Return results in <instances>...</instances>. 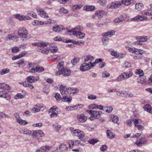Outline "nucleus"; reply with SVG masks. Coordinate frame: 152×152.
Here are the masks:
<instances>
[{
	"mask_svg": "<svg viewBox=\"0 0 152 152\" xmlns=\"http://www.w3.org/2000/svg\"><path fill=\"white\" fill-rule=\"evenodd\" d=\"M16 122L21 125H26L27 124V122L25 120L21 119V118L18 120H16Z\"/></svg>",
	"mask_w": 152,
	"mask_h": 152,
	"instance_id": "nucleus-36",
	"label": "nucleus"
},
{
	"mask_svg": "<svg viewBox=\"0 0 152 152\" xmlns=\"http://www.w3.org/2000/svg\"><path fill=\"white\" fill-rule=\"evenodd\" d=\"M64 62L63 61H60L57 65V68L58 69H63L64 68Z\"/></svg>",
	"mask_w": 152,
	"mask_h": 152,
	"instance_id": "nucleus-37",
	"label": "nucleus"
},
{
	"mask_svg": "<svg viewBox=\"0 0 152 152\" xmlns=\"http://www.w3.org/2000/svg\"><path fill=\"white\" fill-rule=\"evenodd\" d=\"M67 90V89L65 86L61 85L60 86V91L61 95L63 96V97L61 98V100L63 101L69 103L71 102L72 97L70 96L69 97L68 96V94Z\"/></svg>",
	"mask_w": 152,
	"mask_h": 152,
	"instance_id": "nucleus-2",
	"label": "nucleus"
},
{
	"mask_svg": "<svg viewBox=\"0 0 152 152\" xmlns=\"http://www.w3.org/2000/svg\"><path fill=\"white\" fill-rule=\"evenodd\" d=\"M39 79V77L37 76L36 77L31 76L27 78V81L28 83H33L37 81Z\"/></svg>",
	"mask_w": 152,
	"mask_h": 152,
	"instance_id": "nucleus-12",
	"label": "nucleus"
},
{
	"mask_svg": "<svg viewBox=\"0 0 152 152\" xmlns=\"http://www.w3.org/2000/svg\"><path fill=\"white\" fill-rule=\"evenodd\" d=\"M144 110L148 113H152V107L149 104H147L144 107Z\"/></svg>",
	"mask_w": 152,
	"mask_h": 152,
	"instance_id": "nucleus-25",
	"label": "nucleus"
},
{
	"mask_svg": "<svg viewBox=\"0 0 152 152\" xmlns=\"http://www.w3.org/2000/svg\"><path fill=\"white\" fill-rule=\"evenodd\" d=\"M147 18V17L145 16L137 15L134 17L132 19V20L138 21L139 20L141 21L143 20H146Z\"/></svg>",
	"mask_w": 152,
	"mask_h": 152,
	"instance_id": "nucleus-19",
	"label": "nucleus"
},
{
	"mask_svg": "<svg viewBox=\"0 0 152 152\" xmlns=\"http://www.w3.org/2000/svg\"><path fill=\"white\" fill-rule=\"evenodd\" d=\"M135 74L137 75H138L140 77L143 76L144 73L142 70L141 69H137L135 71Z\"/></svg>",
	"mask_w": 152,
	"mask_h": 152,
	"instance_id": "nucleus-38",
	"label": "nucleus"
},
{
	"mask_svg": "<svg viewBox=\"0 0 152 152\" xmlns=\"http://www.w3.org/2000/svg\"><path fill=\"white\" fill-rule=\"evenodd\" d=\"M129 50L131 52L134 53L136 54H138L139 49L135 48H130L129 49Z\"/></svg>",
	"mask_w": 152,
	"mask_h": 152,
	"instance_id": "nucleus-41",
	"label": "nucleus"
},
{
	"mask_svg": "<svg viewBox=\"0 0 152 152\" xmlns=\"http://www.w3.org/2000/svg\"><path fill=\"white\" fill-rule=\"evenodd\" d=\"M70 130L72 134L74 136L78 137L80 140L83 138L85 135L84 133L78 129H74L73 128L70 127Z\"/></svg>",
	"mask_w": 152,
	"mask_h": 152,
	"instance_id": "nucleus-5",
	"label": "nucleus"
},
{
	"mask_svg": "<svg viewBox=\"0 0 152 152\" xmlns=\"http://www.w3.org/2000/svg\"><path fill=\"white\" fill-rule=\"evenodd\" d=\"M50 46V49L52 53H54L57 51L58 48L57 46L54 44H52Z\"/></svg>",
	"mask_w": 152,
	"mask_h": 152,
	"instance_id": "nucleus-21",
	"label": "nucleus"
},
{
	"mask_svg": "<svg viewBox=\"0 0 152 152\" xmlns=\"http://www.w3.org/2000/svg\"><path fill=\"white\" fill-rule=\"evenodd\" d=\"M102 75V77H109L110 75V74L106 71L103 72Z\"/></svg>",
	"mask_w": 152,
	"mask_h": 152,
	"instance_id": "nucleus-56",
	"label": "nucleus"
},
{
	"mask_svg": "<svg viewBox=\"0 0 152 152\" xmlns=\"http://www.w3.org/2000/svg\"><path fill=\"white\" fill-rule=\"evenodd\" d=\"M68 10L64 8H61L59 12L60 13L66 14L68 13Z\"/></svg>",
	"mask_w": 152,
	"mask_h": 152,
	"instance_id": "nucleus-55",
	"label": "nucleus"
},
{
	"mask_svg": "<svg viewBox=\"0 0 152 152\" xmlns=\"http://www.w3.org/2000/svg\"><path fill=\"white\" fill-rule=\"evenodd\" d=\"M53 126L54 127V129L56 131L59 130L61 127V126L57 123L53 124Z\"/></svg>",
	"mask_w": 152,
	"mask_h": 152,
	"instance_id": "nucleus-48",
	"label": "nucleus"
},
{
	"mask_svg": "<svg viewBox=\"0 0 152 152\" xmlns=\"http://www.w3.org/2000/svg\"><path fill=\"white\" fill-rule=\"evenodd\" d=\"M44 71V68L42 67H36L35 69H31L29 72L35 73L36 72H42Z\"/></svg>",
	"mask_w": 152,
	"mask_h": 152,
	"instance_id": "nucleus-14",
	"label": "nucleus"
},
{
	"mask_svg": "<svg viewBox=\"0 0 152 152\" xmlns=\"http://www.w3.org/2000/svg\"><path fill=\"white\" fill-rule=\"evenodd\" d=\"M20 132L21 134H26L28 135L31 134V130L26 129H23L20 131Z\"/></svg>",
	"mask_w": 152,
	"mask_h": 152,
	"instance_id": "nucleus-22",
	"label": "nucleus"
},
{
	"mask_svg": "<svg viewBox=\"0 0 152 152\" xmlns=\"http://www.w3.org/2000/svg\"><path fill=\"white\" fill-rule=\"evenodd\" d=\"M126 98L132 97L133 96V94L131 91H126Z\"/></svg>",
	"mask_w": 152,
	"mask_h": 152,
	"instance_id": "nucleus-52",
	"label": "nucleus"
},
{
	"mask_svg": "<svg viewBox=\"0 0 152 152\" xmlns=\"http://www.w3.org/2000/svg\"><path fill=\"white\" fill-rule=\"evenodd\" d=\"M48 45V43H44L43 42H35L32 44L33 45L40 47L41 49H40L39 52L45 54H47L49 52V50L47 48V46Z\"/></svg>",
	"mask_w": 152,
	"mask_h": 152,
	"instance_id": "nucleus-3",
	"label": "nucleus"
},
{
	"mask_svg": "<svg viewBox=\"0 0 152 152\" xmlns=\"http://www.w3.org/2000/svg\"><path fill=\"white\" fill-rule=\"evenodd\" d=\"M95 7L92 6H86L84 7V9L87 11H92L95 10Z\"/></svg>",
	"mask_w": 152,
	"mask_h": 152,
	"instance_id": "nucleus-28",
	"label": "nucleus"
},
{
	"mask_svg": "<svg viewBox=\"0 0 152 152\" xmlns=\"http://www.w3.org/2000/svg\"><path fill=\"white\" fill-rule=\"evenodd\" d=\"M28 15L32 16V17L34 18H36L37 17L36 13L32 11H28Z\"/></svg>",
	"mask_w": 152,
	"mask_h": 152,
	"instance_id": "nucleus-43",
	"label": "nucleus"
},
{
	"mask_svg": "<svg viewBox=\"0 0 152 152\" xmlns=\"http://www.w3.org/2000/svg\"><path fill=\"white\" fill-rule=\"evenodd\" d=\"M88 98L90 100H94L97 98V96L92 94H90L88 96Z\"/></svg>",
	"mask_w": 152,
	"mask_h": 152,
	"instance_id": "nucleus-57",
	"label": "nucleus"
},
{
	"mask_svg": "<svg viewBox=\"0 0 152 152\" xmlns=\"http://www.w3.org/2000/svg\"><path fill=\"white\" fill-rule=\"evenodd\" d=\"M115 33V31L114 30H111L108 31V32L103 33L102 34V36H104L106 37L109 36H112Z\"/></svg>",
	"mask_w": 152,
	"mask_h": 152,
	"instance_id": "nucleus-29",
	"label": "nucleus"
},
{
	"mask_svg": "<svg viewBox=\"0 0 152 152\" xmlns=\"http://www.w3.org/2000/svg\"><path fill=\"white\" fill-rule=\"evenodd\" d=\"M57 108V107L56 106H53L49 110V111L50 113L54 112Z\"/></svg>",
	"mask_w": 152,
	"mask_h": 152,
	"instance_id": "nucleus-61",
	"label": "nucleus"
},
{
	"mask_svg": "<svg viewBox=\"0 0 152 152\" xmlns=\"http://www.w3.org/2000/svg\"><path fill=\"white\" fill-rule=\"evenodd\" d=\"M117 95L119 96L122 97L123 96V93L124 92V90L121 91H116Z\"/></svg>",
	"mask_w": 152,
	"mask_h": 152,
	"instance_id": "nucleus-60",
	"label": "nucleus"
},
{
	"mask_svg": "<svg viewBox=\"0 0 152 152\" xmlns=\"http://www.w3.org/2000/svg\"><path fill=\"white\" fill-rule=\"evenodd\" d=\"M67 149L66 145L64 143L61 144L59 147L60 152L64 151Z\"/></svg>",
	"mask_w": 152,
	"mask_h": 152,
	"instance_id": "nucleus-26",
	"label": "nucleus"
},
{
	"mask_svg": "<svg viewBox=\"0 0 152 152\" xmlns=\"http://www.w3.org/2000/svg\"><path fill=\"white\" fill-rule=\"evenodd\" d=\"M77 119L80 122H84L87 120V118L83 114L78 115L77 116Z\"/></svg>",
	"mask_w": 152,
	"mask_h": 152,
	"instance_id": "nucleus-15",
	"label": "nucleus"
},
{
	"mask_svg": "<svg viewBox=\"0 0 152 152\" xmlns=\"http://www.w3.org/2000/svg\"><path fill=\"white\" fill-rule=\"evenodd\" d=\"M87 112L90 114L91 116L90 117L91 120H93L95 119L98 118L102 114V112L100 111H96L93 110H88Z\"/></svg>",
	"mask_w": 152,
	"mask_h": 152,
	"instance_id": "nucleus-4",
	"label": "nucleus"
},
{
	"mask_svg": "<svg viewBox=\"0 0 152 152\" xmlns=\"http://www.w3.org/2000/svg\"><path fill=\"white\" fill-rule=\"evenodd\" d=\"M0 97L4 98L7 100H9L10 99V96L5 91H0Z\"/></svg>",
	"mask_w": 152,
	"mask_h": 152,
	"instance_id": "nucleus-13",
	"label": "nucleus"
},
{
	"mask_svg": "<svg viewBox=\"0 0 152 152\" xmlns=\"http://www.w3.org/2000/svg\"><path fill=\"white\" fill-rule=\"evenodd\" d=\"M37 135L38 138L39 137H42L44 136V134L43 132L41 130H38L37 131Z\"/></svg>",
	"mask_w": 152,
	"mask_h": 152,
	"instance_id": "nucleus-45",
	"label": "nucleus"
},
{
	"mask_svg": "<svg viewBox=\"0 0 152 152\" xmlns=\"http://www.w3.org/2000/svg\"><path fill=\"white\" fill-rule=\"evenodd\" d=\"M123 80H125V76H124L123 74L118 76L116 78V80L118 81H121Z\"/></svg>",
	"mask_w": 152,
	"mask_h": 152,
	"instance_id": "nucleus-44",
	"label": "nucleus"
},
{
	"mask_svg": "<svg viewBox=\"0 0 152 152\" xmlns=\"http://www.w3.org/2000/svg\"><path fill=\"white\" fill-rule=\"evenodd\" d=\"M106 12L103 10L97 11L95 13V15L98 18H100L104 16Z\"/></svg>",
	"mask_w": 152,
	"mask_h": 152,
	"instance_id": "nucleus-16",
	"label": "nucleus"
},
{
	"mask_svg": "<svg viewBox=\"0 0 152 152\" xmlns=\"http://www.w3.org/2000/svg\"><path fill=\"white\" fill-rule=\"evenodd\" d=\"M18 38V37H17L16 35H13L10 36L9 35L6 38V40L8 41L10 40H12L13 39H16Z\"/></svg>",
	"mask_w": 152,
	"mask_h": 152,
	"instance_id": "nucleus-42",
	"label": "nucleus"
},
{
	"mask_svg": "<svg viewBox=\"0 0 152 152\" xmlns=\"http://www.w3.org/2000/svg\"><path fill=\"white\" fill-rule=\"evenodd\" d=\"M107 137L110 139H112L114 138L115 136V134L111 131L107 130Z\"/></svg>",
	"mask_w": 152,
	"mask_h": 152,
	"instance_id": "nucleus-18",
	"label": "nucleus"
},
{
	"mask_svg": "<svg viewBox=\"0 0 152 152\" xmlns=\"http://www.w3.org/2000/svg\"><path fill=\"white\" fill-rule=\"evenodd\" d=\"M18 35L20 37L29 39L30 37L28 36V31L27 30L23 27L20 28L18 32Z\"/></svg>",
	"mask_w": 152,
	"mask_h": 152,
	"instance_id": "nucleus-6",
	"label": "nucleus"
},
{
	"mask_svg": "<svg viewBox=\"0 0 152 152\" xmlns=\"http://www.w3.org/2000/svg\"><path fill=\"white\" fill-rule=\"evenodd\" d=\"M17 64L19 66H23L25 65V61L23 59H21L17 63Z\"/></svg>",
	"mask_w": 152,
	"mask_h": 152,
	"instance_id": "nucleus-47",
	"label": "nucleus"
},
{
	"mask_svg": "<svg viewBox=\"0 0 152 152\" xmlns=\"http://www.w3.org/2000/svg\"><path fill=\"white\" fill-rule=\"evenodd\" d=\"M79 61V59H78L74 58L71 60V63L73 65H75Z\"/></svg>",
	"mask_w": 152,
	"mask_h": 152,
	"instance_id": "nucleus-58",
	"label": "nucleus"
},
{
	"mask_svg": "<svg viewBox=\"0 0 152 152\" xmlns=\"http://www.w3.org/2000/svg\"><path fill=\"white\" fill-rule=\"evenodd\" d=\"M94 58L91 55H86L83 58V62H87L91 64L92 66H94Z\"/></svg>",
	"mask_w": 152,
	"mask_h": 152,
	"instance_id": "nucleus-7",
	"label": "nucleus"
},
{
	"mask_svg": "<svg viewBox=\"0 0 152 152\" xmlns=\"http://www.w3.org/2000/svg\"><path fill=\"white\" fill-rule=\"evenodd\" d=\"M124 66L126 68H129L131 67V64L130 63L126 61L124 63Z\"/></svg>",
	"mask_w": 152,
	"mask_h": 152,
	"instance_id": "nucleus-62",
	"label": "nucleus"
},
{
	"mask_svg": "<svg viewBox=\"0 0 152 152\" xmlns=\"http://www.w3.org/2000/svg\"><path fill=\"white\" fill-rule=\"evenodd\" d=\"M143 13L144 14L146 15L152 16V9L151 8L148 9L146 11H143ZM151 19L152 20V17L151 18Z\"/></svg>",
	"mask_w": 152,
	"mask_h": 152,
	"instance_id": "nucleus-32",
	"label": "nucleus"
},
{
	"mask_svg": "<svg viewBox=\"0 0 152 152\" xmlns=\"http://www.w3.org/2000/svg\"><path fill=\"white\" fill-rule=\"evenodd\" d=\"M133 0H122L121 1V4H124L125 5L128 6L132 3Z\"/></svg>",
	"mask_w": 152,
	"mask_h": 152,
	"instance_id": "nucleus-31",
	"label": "nucleus"
},
{
	"mask_svg": "<svg viewBox=\"0 0 152 152\" xmlns=\"http://www.w3.org/2000/svg\"><path fill=\"white\" fill-rule=\"evenodd\" d=\"M77 108V106L76 105L72 106H67L66 107V109L68 111L73 110L75 109H76Z\"/></svg>",
	"mask_w": 152,
	"mask_h": 152,
	"instance_id": "nucleus-39",
	"label": "nucleus"
},
{
	"mask_svg": "<svg viewBox=\"0 0 152 152\" xmlns=\"http://www.w3.org/2000/svg\"><path fill=\"white\" fill-rule=\"evenodd\" d=\"M121 4V1H117L109 4L107 6V7L108 9H115L118 7Z\"/></svg>",
	"mask_w": 152,
	"mask_h": 152,
	"instance_id": "nucleus-8",
	"label": "nucleus"
},
{
	"mask_svg": "<svg viewBox=\"0 0 152 152\" xmlns=\"http://www.w3.org/2000/svg\"><path fill=\"white\" fill-rule=\"evenodd\" d=\"M110 118L113 122L117 123L118 124H119V122H118V118L117 116L112 115L111 116Z\"/></svg>",
	"mask_w": 152,
	"mask_h": 152,
	"instance_id": "nucleus-24",
	"label": "nucleus"
},
{
	"mask_svg": "<svg viewBox=\"0 0 152 152\" xmlns=\"http://www.w3.org/2000/svg\"><path fill=\"white\" fill-rule=\"evenodd\" d=\"M113 109V107L111 106H110L109 107H104V111L110 113L112 111Z\"/></svg>",
	"mask_w": 152,
	"mask_h": 152,
	"instance_id": "nucleus-46",
	"label": "nucleus"
},
{
	"mask_svg": "<svg viewBox=\"0 0 152 152\" xmlns=\"http://www.w3.org/2000/svg\"><path fill=\"white\" fill-rule=\"evenodd\" d=\"M35 64L34 63L32 62H28V65L29 68H31V69H35V68L36 67L35 66Z\"/></svg>",
	"mask_w": 152,
	"mask_h": 152,
	"instance_id": "nucleus-51",
	"label": "nucleus"
},
{
	"mask_svg": "<svg viewBox=\"0 0 152 152\" xmlns=\"http://www.w3.org/2000/svg\"><path fill=\"white\" fill-rule=\"evenodd\" d=\"M98 2L100 5H104L106 4V0H98Z\"/></svg>",
	"mask_w": 152,
	"mask_h": 152,
	"instance_id": "nucleus-59",
	"label": "nucleus"
},
{
	"mask_svg": "<svg viewBox=\"0 0 152 152\" xmlns=\"http://www.w3.org/2000/svg\"><path fill=\"white\" fill-rule=\"evenodd\" d=\"M10 71V69L8 68L3 69L0 71V75H3L8 73Z\"/></svg>",
	"mask_w": 152,
	"mask_h": 152,
	"instance_id": "nucleus-40",
	"label": "nucleus"
},
{
	"mask_svg": "<svg viewBox=\"0 0 152 152\" xmlns=\"http://www.w3.org/2000/svg\"><path fill=\"white\" fill-rule=\"evenodd\" d=\"M146 80L145 77L143 76L139 77L137 79L138 83L142 84L145 83Z\"/></svg>",
	"mask_w": 152,
	"mask_h": 152,
	"instance_id": "nucleus-23",
	"label": "nucleus"
},
{
	"mask_svg": "<svg viewBox=\"0 0 152 152\" xmlns=\"http://www.w3.org/2000/svg\"><path fill=\"white\" fill-rule=\"evenodd\" d=\"M107 148V147L105 145H102L100 148V150L101 151H105Z\"/></svg>",
	"mask_w": 152,
	"mask_h": 152,
	"instance_id": "nucleus-64",
	"label": "nucleus"
},
{
	"mask_svg": "<svg viewBox=\"0 0 152 152\" xmlns=\"http://www.w3.org/2000/svg\"><path fill=\"white\" fill-rule=\"evenodd\" d=\"M53 30L54 31L59 33L63 30L67 31V28H64L63 26L61 25H55L53 28Z\"/></svg>",
	"mask_w": 152,
	"mask_h": 152,
	"instance_id": "nucleus-10",
	"label": "nucleus"
},
{
	"mask_svg": "<svg viewBox=\"0 0 152 152\" xmlns=\"http://www.w3.org/2000/svg\"><path fill=\"white\" fill-rule=\"evenodd\" d=\"M103 37L102 39V40L103 42V45L106 46L108 43V39L106 36H103Z\"/></svg>",
	"mask_w": 152,
	"mask_h": 152,
	"instance_id": "nucleus-34",
	"label": "nucleus"
},
{
	"mask_svg": "<svg viewBox=\"0 0 152 152\" xmlns=\"http://www.w3.org/2000/svg\"><path fill=\"white\" fill-rule=\"evenodd\" d=\"M20 50V48L17 47H13L12 49V51L13 53H16Z\"/></svg>",
	"mask_w": 152,
	"mask_h": 152,
	"instance_id": "nucleus-49",
	"label": "nucleus"
},
{
	"mask_svg": "<svg viewBox=\"0 0 152 152\" xmlns=\"http://www.w3.org/2000/svg\"><path fill=\"white\" fill-rule=\"evenodd\" d=\"M124 20V17L123 16H121L115 19L114 21L115 23H118L123 21Z\"/></svg>",
	"mask_w": 152,
	"mask_h": 152,
	"instance_id": "nucleus-33",
	"label": "nucleus"
},
{
	"mask_svg": "<svg viewBox=\"0 0 152 152\" xmlns=\"http://www.w3.org/2000/svg\"><path fill=\"white\" fill-rule=\"evenodd\" d=\"M71 71L69 69L66 68L62 69V74L64 76H69L70 75Z\"/></svg>",
	"mask_w": 152,
	"mask_h": 152,
	"instance_id": "nucleus-20",
	"label": "nucleus"
},
{
	"mask_svg": "<svg viewBox=\"0 0 152 152\" xmlns=\"http://www.w3.org/2000/svg\"><path fill=\"white\" fill-rule=\"evenodd\" d=\"M37 10L38 14L41 17L45 18H48L47 12L43 9L39 7L37 9Z\"/></svg>",
	"mask_w": 152,
	"mask_h": 152,
	"instance_id": "nucleus-9",
	"label": "nucleus"
},
{
	"mask_svg": "<svg viewBox=\"0 0 152 152\" xmlns=\"http://www.w3.org/2000/svg\"><path fill=\"white\" fill-rule=\"evenodd\" d=\"M24 95H23L20 93H18L15 96L14 98L15 99H22L24 97Z\"/></svg>",
	"mask_w": 152,
	"mask_h": 152,
	"instance_id": "nucleus-54",
	"label": "nucleus"
},
{
	"mask_svg": "<svg viewBox=\"0 0 152 152\" xmlns=\"http://www.w3.org/2000/svg\"><path fill=\"white\" fill-rule=\"evenodd\" d=\"M123 75L125 76V80L127 79L132 76L133 74V72L131 71H127L123 73Z\"/></svg>",
	"mask_w": 152,
	"mask_h": 152,
	"instance_id": "nucleus-17",
	"label": "nucleus"
},
{
	"mask_svg": "<svg viewBox=\"0 0 152 152\" xmlns=\"http://www.w3.org/2000/svg\"><path fill=\"white\" fill-rule=\"evenodd\" d=\"M82 29L83 27L81 26H78L71 30L68 31L66 34L70 35L72 34L79 39H83L85 37V34L80 31Z\"/></svg>",
	"mask_w": 152,
	"mask_h": 152,
	"instance_id": "nucleus-1",
	"label": "nucleus"
},
{
	"mask_svg": "<svg viewBox=\"0 0 152 152\" xmlns=\"http://www.w3.org/2000/svg\"><path fill=\"white\" fill-rule=\"evenodd\" d=\"M91 64L87 62H84L80 67V69L82 71H85L91 67H93Z\"/></svg>",
	"mask_w": 152,
	"mask_h": 152,
	"instance_id": "nucleus-11",
	"label": "nucleus"
},
{
	"mask_svg": "<svg viewBox=\"0 0 152 152\" xmlns=\"http://www.w3.org/2000/svg\"><path fill=\"white\" fill-rule=\"evenodd\" d=\"M146 141V140L145 138H141L139 142L137 141L135 142V144H136L137 145L139 146L142 144L144 143Z\"/></svg>",
	"mask_w": 152,
	"mask_h": 152,
	"instance_id": "nucleus-35",
	"label": "nucleus"
},
{
	"mask_svg": "<svg viewBox=\"0 0 152 152\" xmlns=\"http://www.w3.org/2000/svg\"><path fill=\"white\" fill-rule=\"evenodd\" d=\"M31 18L28 16H24L22 15V20H29L31 19Z\"/></svg>",
	"mask_w": 152,
	"mask_h": 152,
	"instance_id": "nucleus-63",
	"label": "nucleus"
},
{
	"mask_svg": "<svg viewBox=\"0 0 152 152\" xmlns=\"http://www.w3.org/2000/svg\"><path fill=\"white\" fill-rule=\"evenodd\" d=\"M97 107H98V105L95 104H93L89 105L88 107V108L91 109H97Z\"/></svg>",
	"mask_w": 152,
	"mask_h": 152,
	"instance_id": "nucleus-53",
	"label": "nucleus"
},
{
	"mask_svg": "<svg viewBox=\"0 0 152 152\" xmlns=\"http://www.w3.org/2000/svg\"><path fill=\"white\" fill-rule=\"evenodd\" d=\"M136 38L137 40L141 41V42H145L147 40V37L146 36H140L137 37Z\"/></svg>",
	"mask_w": 152,
	"mask_h": 152,
	"instance_id": "nucleus-27",
	"label": "nucleus"
},
{
	"mask_svg": "<svg viewBox=\"0 0 152 152\" xmlns=\"http://www.w3.org/2000/svg\"><path fill=\"white\" fill-rule=\"evenodd\" d=\"M82 7L81 4H78L77 5H74L73 6L72 9L73 10H78L80 9Z\"/></svg>",
	"mask_w": 152,
	"mask_h": 152,
	"instance_id": "nucleus-50",
	"label": "nucleus"
},
{
	"mask_svg": "<svg viewBox=\"0 0 152 152\" xmlns=\"http://www.w3.org/2000/svg\"><path fill=\"white\" fill-rule=\"evenodd\" d=\"M143 7V5L141 3H138L135 5V9L139 11L141 10Z\"/></svg>",
	"mask_w": 152,
	"mask_h": 152,
	"instance_id": "nucleus-30",
	"label": "nucleus"
}]
</instances>
